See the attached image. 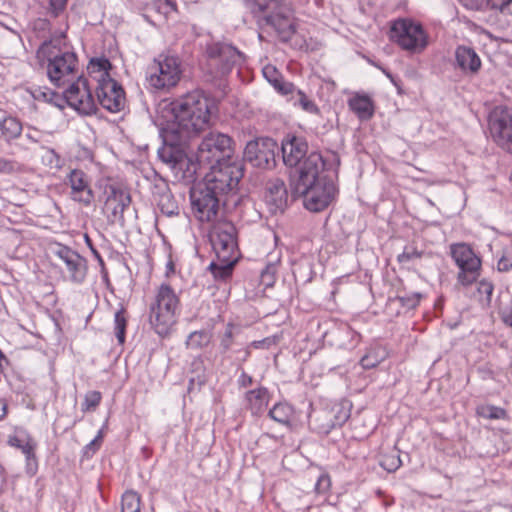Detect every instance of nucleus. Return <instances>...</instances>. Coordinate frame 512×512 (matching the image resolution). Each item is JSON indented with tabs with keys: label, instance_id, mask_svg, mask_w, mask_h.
I'll return each instance as SVG.
<instances>
[{
	"label": "nucleus",
	"instance_id": "9d476101",
	"mask_svg": "<svg viewBox=\"0 0 512 512\" xmlns=\"http://www.w3.org/2000/svg\"><path fill=\"white\" fill-rule=\"evenodd\" d=\"M450 254L460 271L457 280L463 286L476 282L480 276L481 259L466 243H456L450 246Z\"/></svg>",
	"mask_w": 512,
	"mask_h": 512
},
{
	"label": "nucleus",
	"instance_id": "dca6fc26",
	"mask_svg": "<svg viewBox=\"0 0 512 512\" xmlns=\"http://www.w3.org/2000/svg\"><path fill=\"white\" fill-rule=\"evenodd\" d=\"M210 65L218 66L216 76L229 73L232 67L242 59V53L230 44L212 43L207 47Z\"/></svg>",
	"mask_w": 512,
	"mask_h": 512
},
{
	"label": "nucleus",
	"instance_id": "de8ad7c7",
	"mask_svg": "<svg viewBox=\"0 0 512 512\" xmlns=\"http://www.w3.org/2000/svg\"><path fill=\"white\" fill-rule=\"evenodd\" d=\"M233 344V325L228 324L226 330L220 341V349L221 353H226L230 350Z\"/></svg>",
	"mask_w": 512,
	"mask_h": 512
},
{
	"label": "nucleus",
	"instance_id": "5fc2aeb1",
	"mask_svg": "<svg viewBox=\"0 0 512 512\" xmlns=\"http://www.w3.org/2000/svg\"><path fill=\"white\" fill-rule=\"evenodd\" d=\"M274 88L282 95H289L297 93L295 85L291 82H286L283 78L274 86Z\"/></svg>",
	"mask_w": 512,
	"mask_h": 512
},
{
	"label": "nucleus",
	"instance_id": "a211bd4d",
	"mask_svg": "<svg viewBox=\"0 0 512 512\" xmlns=\"http://www.w3.org/2000/svg\"><path fill=\"white\" fill-rule=\"evenodd\" d=\"M489 126L494 141L512 153V111L503 109L495 112L490 118Z\"/></svg>",
	"mask_w": 512,
	"mask_h": 512
},
{
	"label": "nucleus",
	"instance_id": "f257e3e1",
	"mask_svg": "<svg viewBox=\"0 0 512 512\" xmlns=\"http://www.w3.org/2000/svg\"><path fill=\"white\" fill-rule=\"evenodd\" d=\"M307 149L305 139L297 136H288L281 145L284 164L290 167L299 165L294 192L304 198V206L308 210L320 212L329 206L337 193L335 180L340 158L335 152H327L326 156L312 152L301 162Z\"/></svg>",
	"mask_w": 512,
	"mask_h": 512
},
{
	"label": "nucleus",
	"instance_id": "393cba45",
	"mask_svg": "<svg viewBox=\"0 0 512 512\" xmlns=\"http://www.w3.org/2000/svg\"><path fill=\"white\" fill-rule=\"evenodd\" d=\"M23 127L20 120L7 116L0 119V137L7 143L20 137Z\"/></svg>",
	"mask_w": 512,
	"mask_h": 512
},
{
	"label": "nucleus",
	"instance_id": "f3484780",
	"mask_svg": "<svg viewBox=\"0 0 512 512\" xmlns=\"http://www.w3.org/2000/svg\"><path fill=\"white\" fill-rule=\"evenodd\" d=\"M53 254L65 265L69 279L74 283H82L87 275V261L78 252L68 246L57 243Z\"/></svg>",
	"mask_w": 512,
	"mask_h": 512
},
{
	"label": "nucleus",
	"instance_id": "4c0bfd02",
	"mask_svg": "<svg viewBox=\"0 0 512 512\" xmlns=\"http://www.w3.org/2000/svg\"><path fill=\"white\" fill-rule=\"evenodd\" d=\"M102 395L99 391H89L85 394L84 401L81 404V410L83 412L95 410L100 404Z\"/></svg>",
	"mask_w": 512,
	"mask_h": 512
},
{
	"label": "nucleus",
	"instance_id": "e433bc0d",
	"mask_svg": "<svg viewBox=\"0 0 512 512\" xmlns=\"http://www.w3.org/2000/svg\"><path fill=\"white\" fill-rule=\"evenodd\" d=\"M44 154L42 156L43 163L48 166L50 169H61L63 165L62 158L56 151L52 148H43Z\"/></svg>",
	"mask_w": 512,
	"mask_h": 512
},
{
	"label": "nucleus",
	"instance_id": "0eeeda50",
	"mask_svg": "<svg viewBox=\"0 0 512 512\" xmlns=\"http://www.w3.org/2000/svg\"><path fill=\"white\" fill-rule=\"evenodd\" d=\"M179 298L168 284H162L150 305L149 321L155 332L160 336L169 334L176 323V314L179 309Z\"/></svg>",
	"mask_w": 512,
	"mask_h": 512
},
{
	"label": "nucleus",
	"instance_id": "864d4df0",
	"mask_svg": "<svg viewBox=\"0 0 512 512\" xmlns=\"http://www.w3.org/2000/svg\"><path fill=\"white\" fill-rule=\"evenodd\" d=\"M331 486V479L327 474H321L315 484V491L319 494L326 493Z\"/></svg>",
	"mask_w": 512,
	"mask_h": 512
},
{
	"label": "nucleus",
	"instance_id": "4d7b16f0",
	"mask_svg": "<svg viewBox=\"0 0 512 512\" xmlns=\"http://www.w3.org/2000/svg\"><path fill=\"white\" fill-rule=\"evenodd\" d=\"M360 364L364 369H372L379 364V360L371 353H368L361 358Z\"/></svg>",
	"mask_w": 512,
	"mask_h": 512
},
{
	"label": "nucleus",
	"instance_id": "4468645a",
	"mask_svg": "<svg viewBox=\"0 0 512 512\" xmlns=\"http://www.w3.org/2000/svg\"><path fill=\"white\" fill-rule=\"evenodd\" d=\"M64 97L68 105L82 114L90 115L97 111L88 79L78 76L65 90Z\"/></svg>",
	"mask_w": 512,
	"mask_h": 512
},
{
	"label": "nucleus",
	"instance_id": "ddd939ff",
	"mask_svg": "<svg viewBox=\"0 0 512 512\" xmlns=\"http://www.w3.org/2000/svg\"><path fill=\"white\" fill-rule=\"evenodd\" d=\"M211 243L218 260L238 259L237 229L232 223L218 225L211 236Z\"/></svg>",
	"mask_w": 512,
	"mask_h": 512
},
{
	"label": "nucleus",
	"instance_id": "58836bf2",
	"mask_svg": "<svg viewBox=\"0 0 512 512\" xmlns=\"http://www.w3.org/2000/svg\"><path fill=\"white\" fill-rule=\"evenodd\" d=\"M297 99L295 104H299L301 108L311 114H318L319 108L317 105L308 98V96L301 90H297Z\"/></svg>",
	"mask_w": 512,
	"mask_h": 512
},
{
	"label": "nucleus",
	"instance_id": "f704fd0d",
	"mask_svg": "<svg viewBox=\"0 0 512 512\" xmlns=\"http://www.w3.org/2000/svg\"><path fill=\"white\" fill-rule=\"evenodd\" d=\"M126 311L124 308L119 309L114 316V331L119 344L125 343V334L127 328Z\"/></svg>",
	"mask_w": 512,
	"mask_h": 512
},
{
	"label": "nucleus",
	"instance_id": "f8f14e48",
	"mask_svg": "<svg viewBox=\"0 0 512 512\" xmlns=\"http://www.w3.org/2000/svg\"><path fill=\"white\" fill-rule=\"evenodd\" d=\"M278 145L269 137L249 141L244 149V160L261 169H272L276 165Z\"/></svg>",
	"mask_w": 512,
	"mask_h": 512
},
{
	"label": "nucleus",
	"instance_id": "603ef678",
	"mask_svg": "<svg viewBox=\"0 0 512 512\" xmlns=\"http://www.w3.org/2000/svg\"><path fill=\"white\" fill-rule=\"evenodd\" d=\"M478 292L481 294V295H485L486 296V301L489 303L491 301V297H492V294H493V290H494V285L492 282L488 281V280H481L479 283H478V288H477Z\"/></svg>",
	"mask_w": 512,
	"mask_h": 512
},
{
	"label": "nucleus",
	"instance_id": "c03bdc74",
	"mask_svg": "<svg viewBox=\"0 0 512 512\" xmlns=\"http://www.w3.org/2000/svg\"><path fill=\"white\" fill-rule=\"evenodd\" d=\"M487 4L493 10L512 15V0H487Z\"/></svg>",
	"mask_w": 512,
	"mask_h": 512
},
{
	"label": "nucleus",
	"instance_id": "1a4fd4ad",
	"mask_svg": "<svg viewBox=\"0 0 512 512\" xmlns=\"http://www.w3.org/2000/svg\"><path fill=\"white\" fill-rule=\"evenodd\" d=\"M389 39L411 54L422 53L429 44V36L422 24L410 18H399L391 23Z\"/></svg>",
	"mask_w": 512,
	"mask_h": 512
},
{
	"label": "nucleus",
	"instance_id": "20e7f679",
	"mask_svg": "<svg viewBox=\"0 0 512 512\" xmlns=\"http://www.w3.org/2000/svg\"><path fill=\"white\" fill-rule=\"evenodd\" d=\"M160 135L163 144L158 149L159 159L171 169L176 180L185 183L193 182L197 164L186 154L185 148L189 140L167 127L161 128Z\"/></svg>",
	"mask_w": 512,
	"mask_h": 512
},
{
	"label": "nucleus",
	"instance_id": "0e129e2a",
	"mask_svg": "<svg viewBox=\"0 0 512 512\" xmlns=\"http://www.w3.org/2000/svg\"><path fill=\"white\" fill-rule=\"evenodd\" d=\"M251 355V347L248 345L244 350H243V357H242V361H246Z\"/></svg>",
	"mask_w": 512,
	"mask_h": 512
},
{
	"label": "nucleus",
	"instance_id": "a18cd8bd",
	"mask_svg": "<svg viewBox=\"0 0 512 512\" xmlns=\"http://www.w3.org/2000/svg\"><path fill=\"white\" fill-rule=\"evenodd\" d=\"M20 170L17 161L0 157V174H13Z\"/></svg>",
	"mask_w": 512,
	"mask_h": 512
},
{
	"label": "nucleus",
	"instance_id": "423d86ee",
	"mask_svg": "<svg viewBox=\"0 0 512 512\" xmlns=\"http://www.w3.org/2000/svg\"><path fill=\"white\" fill-rule=\"evenodd\" d=\"M233 139L224 133L210 132L198 146L196 159L199 165H209L210 171L214 168L226 166H238L244 173L241 163L232 162L234 153Z\"/></svg>",
	"mask_w": 512,
	"mask_h": 512
},
{
	"label": "nucleus",
	"instance_id": "49530a36",
	"mask_svg": "<svg viewBox=\"0 0 512 512\" xmlns=\"http://www.w3.org/2000/svg\"><path fill=\"white\" fill-rule=\"evenodd\" d=\"M18 447L21 448L23 454L26 456V459L28 461V471L31 472V474L33 475L35 473V469H33L32 466H36V463H30V461H35L34 445L27 442L23 445L18 444Z\"/></svg>",
	"mask_w": 512,
	"mask_h": 512
},
{
	"label": "nucleus",
	"instance_id": "e2e57ef3",
	"mask_svg": "<svg viewBox=\"0 0 512 512\" xmlns=\"http://www.w3.org/2000/svg\"><path fill=\"white\" fill-rule=\"evenodd\" d=\"M8 413V403L5 399H0V420L5 419Z\"/></svg>",
	"mask_w": 512,
	"mask_h": 512
},
{
	"label": "nucleus",
	"instance_id": "7c9ffc66",
	"mask_svg": "<svg viewBox=\"0 0 512 512\" xmlns=\"http://www.w3.org/2000/svg\"><path fill=\"white\" fill-rule=\"evenodd\" d=\"M286 3L283 0H253L251 11L253 14H272L277 12Z\"/></svg>",
	"mask_w": 512,
	"mask_h": 512
},
{
	"label": "nucleus",
	"instance_id": "39448f33",
	"mask_svg": "<svg viewBox=\"0 0 512 512\" xmlns=\"http://www.w3.org/2000/svg\"><path fill=\"white\" fill-rule=\"evenodd\" d=\"M36 58L46 68L51 83L57 87L64 86L76 77L78 68L77 55L63 50L56 42H43L36 52Z\"/></svg>",
	"mask_w": 512,
	"mask_h": 512
},
{
	"label": "nucleus",
	"instance_id": "37998d69",
	"mask_svg": "<svg viewBox=\"0 0 512 512\" xmlns=\"http://www.w3.org/2000/svg\"><path fill=\"white\" fill-rule=\"evenodd\" d=\"M422 295L420 293L414 292L405 296H398L397 300L400 304L407 309H413L418 306Z\"/></svg>",
	"mask_w": 512,
	"mask_h": 512
},
{
	"label": "nucleus",
	"instance_id": "79ce46f5",
	"mask_svg": "<svg viewBox=\"0 0 512 512\" xmlns=\"http://www.w3.org/2000/svg\"><path fill=\"white\" fill-rule=\"evenodd\" d=\"M208 341H209V338H208V335L206 332L195 331L189 335L187 344L190 347L200 348V347L206 345L208 343Z\"/></svg>",
	"mask_w": 512,
	"mask_h": 512
},
{
	"label": "nucleus",
	"instance_id": "6e6552de",
	"mask_svg": "<svg viewBox=\"0 0 512 512\" xmlns=\"http://www.w3.org/2000/svg\"><path fill=\"white\" fill-rule=\"evenodd\" d=\"M183 71L182 61L178 56L161 53L148 67L147 82L157 91H169L178 85Z\"/></svg>",
	"mask_w": 512,
	"mask_h": 512
},
{
	"label": "nucleus",
	"instance_id": "c756f323",
	"mask_svg": "<svg viewBox=\"0 0 512 512\" xmlns=\"http://www.w3.org/2000/svg\"><path fill=\"white\" fill-rule=\"evenodd\" d=\"M237 260H218L210 263L208 269L217 280H227L231 275Z\"/></svg>",
	"mask_w": 512,
	"mask_h": 512
},
{
	"label": "nucleus",
	"instance_id": "a878e982",
	"mask_svg": "<svg viewBox=\"0 0 512 512\" xmlns=\"http://www.w3.org/2000/svg\"><path fill=\"white\" fill-rule=\"evenodd\" d=\"M268 415L275 422L291 427L294 418V408L287 402H279L269 410Z\"/></svg>",
	"mask_w": 512,
	"mask_h": 512
},
{
	"label": "nucleus",
	"instance_id": "f03ea898",
	"mask_svg": "<svg viewBox=\"0 0 512 512\" xmlns=\"http://www.w3.org/2000/svg\"><path fill=\"white\" fill-rule=\"evenodd\" d=\"M242 177L238 166L216 167L209 171L202 182L190 189L193 215L200 222L216 220L223 197L237 187Z\"/></svg>",
	"mask_w": 512,
	"mask_h": 512
},
{
	"label": "nucleus",
	"instance_id": "bf43d9fd",
	"mask_svg": "<svg viewBox=\"0 0 512 512\" xmlns=\"http://www.w3.org/2000/svg\"><path fill=\"white\" fill-rule=\"evenodd\" d=\"M102 440H103V432H102V430H100L98 432L97 436L90 443H88L85 446V450L86 451L92 450L93 452H95L100 447Z\"/></svg>",
	"mask_w": 512,
	"mask_h": 512
},
{
	"label": "nucleus",
	"instance_id": "4be33fe9",
	"mask_svg": "<svg viewBox=\"0 0 512 512\" xmlns=\"http://www.w3.org/2000/svg\"><path fill=\"white\" fill-rule=\"evenodd\" d=\"M264 199L271 213L283 212L288 201V193L284 181L275 179L268 182Z\"/></svg>",
	"mask_w": 512,
	"mask_h": 512
},
{
	"label": "nucleus",
	"instance_id": "412c9836",
	"mask_svg": "<svg viewBox=\"0 0 512 512\" xmlns=\"http://www.w3.org/2000/svg\"><path fill=\"white\" fill-rule=\"evenodd\" d=\"M455 63L462 73L469 76L478 74L481 69L482 62L479 55L472 47L459 45L455 49Z\"/></svg>",
	"mask_w": 512,
	"mask_h": 512
},
{
	"label": "nucleus",
	"instance_id": "473e14b6",
	"mask_svg": "<svg viewBox=\"0 0 512 512\" xmlns=\"http://www.w3.org/2000/svg\"><path fill=\"white\" fill-rule=\"evenodd\" d=\"M476 414L479 417L491 419V420H499V419H507L508 414L507 411L498 406L484 404L480 405L476 408Z\"/></svg>",
	"mask_w": 512,
	"mask_h": 512
},
{
	"label": "nucleus",
	"instance_id": "c9c22d12",
	"mask_svg": "<svg viewBox=\"0 0 512 512\" xmlns=\"http://www.w3.org/2000/svg\"><path fill=\"white\" fill-rule=\"evenodd\" d=\"M31 93L34 99L51 103L55 106H60L59 102L62 101V97L55 91H52L50 88L36 87L32 90Z\"/></svg>",
	"mask_w": 512,
	"mask_h": 512
},
{
	"label": "nucleus",
	"instance_id": "a19ab883",
	"mask_svg": "<svg viewBox=\"0 0 512 512\" xmlns=\"http://www.w3.org/2000/svg\"><path fill=\"white\" fill-rule=\"evenodd\" d=\"M498 271L508 272L512 270V245L503 250L502 256L498 261Z\"/></svg>",
	"mask_w": 512,
	"mask_h": 512
},
{
	"label": "nucleus",
	"instance_id": "6ab92c4d",
	"mask_svg": "<svg viewBox=\"0 0 512 512\" xmlns=\"http://www.w3.org/2000/svg\"><path fill=\"white\" fill-rule=\"evenodd\" d=\"M70 187V197L84 206H90L94 200V192L90 185V177L81 169H72L66 177Z\"/></svg>",
	"mask_w": 512,
	"mask_h": 512
},
{
	"label": "nucleus",
	"instance_id": "13d9d810",
	"mask_svg": "<svg viewBox=\"0 0 512 512\" xmlns=\"http://www.w3.org/2000/svg\"><path fill=\"white\" fill-rule=\"evenodd\" d=\"M499 314L501 316L502 321L512 327V305L500 308Z\"/></svg>",
	"mask_w": 512,
	"mask_h": 512
},
{
	"label": "nucleus",
	"instance_id": "774afa93",
	"mask_svg": "<svg viewBox=\"0 0 512 512\" xmlns=\"http://www.w3.org/2000/svg\"><path fill=\"white\" fill-rule=\"evenodd\" d=\"M91 250H92L93 254H94L97 258L101 259L100 254H99V252H98L96 249H94V248L92 247V248H91Z\"/></svg>",
	"mask_w": 512,
	"mask_h": 512
},
{
	"label": "nucleus",
	"instance_id": "052dcab7",
	"mask_svg": "<svg viewBox=\"0 0 512 512\" xmlns=\"http://www.w3.org/2000/svg\"><path fill=\"white\" fill-rule=\"evenodd\" d=\"M270 344H271L270 338H265L262 340L253 341L249 344V346L254 349H264V348H268Z\"/></svg>",
	"mask_w": 512,
	"mask_h": 512
},
{
	"label": "nucleus",
	"instance_id": "ea45409f",
	"mask_svg": "<svg viewBox=\"0 0 512 512\" xmlns=\"http://www.w3.org/2000/svg\"><path fill=\"white\" fill-rule=\"evenodd\" d=\"M424 254V251L418 250L413 246H406L404 251L397 256V261L400 264H406L414 259H420Z\"/></svg>",
	"mask_w": 512,
	"mask_h": 512
},
{
	"label": "nucleus",
	"instance_id": "2eb2a0df",
	"mask_svg": "<svg viewBox=\"0 0 512 512\" xmlns=\"http://www.w3.org/2000/svg\"><path fill=\"white\" fill-rule=\"evenodd\" d=\"M96 96L99 104L112 113L120 112L126 105L125 91L113 78L100 80L96 87Z\"/></svg>",
	"mask_w": 512,
	"mask_h": 512
},
{
	"label": "nucleus",
	"instance_id": "cd10ccee",
	"mask_svg": "<svg viewBox=\"0 0 512 512\" xmlns=\"http://www.w3.org/2000/svg\"><path fill=\"white\" fill-rule=\"evenodd\" d=\"M157 206L161 213L168 217L177 216L180 213L178 203L169 189H165L158 194Z\"/></svg>",
	"mask_w": 512,
	"mask_h": 512
},
{
	"label": "nucleus",
	"instance_id": "338daca9",
	"mask_svg": "<svg viewBox=\"0 0 512 512\" xmlns=\"http://www.w3.org/2000/svg\"><path fill=\"white\" fill-rule=\"evenodd\" d=\"M26 137H27L28 139H30L31 141H33V142H37V141H38V140H37V139H36L32 134H30V133H27V134H26Z\"/></svg>",
	"mask_w": 512,
	"mask_h": 512
},
{
	"label": "nucleus",
	"instance_id": "7ed1b4c3",
	"mask_svg": "<svg viewBox=\"0 0 512 512\" xmlns=\"http://www.w3.org/2000/svg\"><path fill=\"white\" fill-rule=\"evenodd\" d=\"M213 109V101L202 91L194 90L165 106L163 112L172 117L166 127L190 140L210 127Z\"/></svg>",
	"mask_w": 512,
	"mask_h": 512
},
{
	"label": "nucleus",
	"instance_id": "5701e85b",
	"mask_svg": "<svg viewBox=\"0 0 512 512\" xmlns=\"http://www.w3.org/2000/svg\"><path fill=\"white\" fill-rule=\"evenodd\" d=\"M245 400L252 414H261L270 401V393L267 388L259 387L245 393Z\"/></svg>",
	"mask_w": 512,
	"mask_h": 512
},
{
	"label": "nucleus",
	"instance_id": "680f3d73",
	"mask_svg": "<svg viewBox=\"0 0 512 512\" xmlns=\"http://www.w3.org/2000/svg\"><path fill=\"white\" fill-rule=\"evenodd\" d=\"M239 384L242 387L251 386L253 384V378L245 372H242L239 378Z\"/></svg>",
	"mask_w": 512,
	"mask_h": 512
},
{
	"label": "nucleus",
	"instance_id": "69168bd1",
	"mask_svg": "<svg viewBox=\"0 0 512 512\" xmlns=\"http://www.w3.org/2000/svg\"><path fill=\"white\" fill-rule=\"evenodd\" d=\"M85 241H86L87 245H88L90 248H92V247H93V245H92V241H91V239L89 238V236H88L87 234L85 235Z\"/></svg>",
	"mask_w": 512,
	"mask_h": 512
},
{
	"label": "nucleus",
	"instance_id": "b1692460",
	"mask_svg": "<svg viewBox=\"0 0 512 512\" xmlns=\"http://www.w3.org/2000/svg\"><path fill=\"white\" fill-rule=\"evenodd\" d=\"M348 106L361 120H369L374 114L373 101L367 95L356 94L349 99Z\"/></svg>",
	"mask_w": 512,
	"mask_h": 512
},
{
	"label": "nucleus",
	"instance_id": "09e8293b",
	"mask_svg": "<svg viewBox=\"0 0 512 512\" xmlns=\"http://www.w3.org/2000/svg\"><path fill=\"white\" fill-rule=\"evenodd\" d=\"M262 72L265 79L272 84L273 87L282 79L279 71L272 65H266Z\"/></svg>",
	"mask_w": 512,
	"mask_h": 512
},
{
	"label": "nucleus",
	"instance_id": "3c124183",
	"mask_svg": "<svg viewBox=\"0 0 512 512\" xmlns=\"http://www.w3.org/2000/svg\"><path fill=\"white\" fill-rule=\"evenodd\" d=\"M276 272V268L273 264H269L265 267V269L261 272V282L265 286H271L274 282V275Z\"/></svg>",
	"mask_w": 512,
	"mask_h": 512
},
{
	"label": "nucleus",
	"instance_id": "aec40b11",
	"mask_svg": "<svg viewBox=\"0 0 512 512\" xmlns=\"http://www.w3.org/2000/svg\"><path fill=\"white\" fill-rule=\"evenodd\" d=\"M264 19L268 25L276 30L282 42L290 41L296 33L297 23L293 17L290 4L280 7L275 13L265 15Z\"/></svg>",
	"mask_w": 512,
	"mask_h": 512
},
{
	"label": "nucleus",
	"instance_id": "2f4dec72",
	"mask_svg": "<svg viewBox=\"0 0 512 512\" xmlns=\"http://www.w3.org/2000/svg\"><path fill=\"white\" fill-rule=\"evenodd\" d=\"M348 403V401H341L328 408L333 415L332 421L335 427H341L350 418V406Z\"/></svg>",
	"mask_w": 512,
	"mask_h": 512
},
{
	"label": "nucleus",
	"instance_id": "9b49d317",
	"mask_svg": "<svg viewBox=\"0 0 512 512\" xmlns=\"http://www.w3.org/2000/svg\"><path fill=\"white\" fill-rule=\"evenodd\" d=\"M103 212L111 224L124 222V211L131 203V196L127 189L112 183L103 187Z\"/></svg>",
	"mask_w": 512,
	"mask_h": 512
},
{
	"label": "nucleus",
	"instance_id": "c85d7f7f",
	"mask_svg": "<svg viewBox=\"0 0 512 512\" xmlns=\"http://www.w3.org/2000/svg\"><path fill=\"white\" fill-rule=\"evenodd\" d=\"M332 417L333 415L328 408H325L310 416V423L318 433L328 434L332 429L336 428Z\"/></svg>",
	"mask_w": 512,
	"mask_h": 512
},
{
	"label": "nucleus",
	"instance_id": "bb28decb",
	"mask_svg": "<svg viewBox=\"0 0 512 512\" xmlns=\"http://www.w3.org/2000/svg\"><path fill=\"white\" fill-rule=\"evenodd\" d=\"M111 67L110 61L103 57L91 59L87 69L89 75L99 84L101 79L111 78L109 74Z\"/></svg>",
	"mask_w": 512,
	"mask_h": 512
},
{
	"label": "nucleus",
	"instance_id": "72a5a7b5",
	"mask_svg": "<svg viewBox=\"0 0 512 512\" xmlns=\"http://www.w3.org/2000/svg\"><path fill=\"white\" fill-rule=\"evenodd\" d=\"M140 508L141 498L137 492L128 490L122 495L121 512H140Z\"/></svg>",
	"mask_w": 512,
	"mask_h": 512
},
{
	"label": "nucleus",
	"instance_id": "8fccbe9b",
	"mask_svg": "<svg viewBox=\"0 0 512 512\" xmlns=\"http://www.w3.org/2000/svg\"><path fill=\"white\" fill-rule=\"evenodd\" d=\"M380 464L388 472H394L401 466L402 463L399 456H387Z\"/></svg>",
	"mask_w": 512,
	"mask_h": 512
},
{
	"label": "nucleus",
	"instance_id": "6e6d98bb",
	"mask_svg": "<svg viewBox=\"0 0 512 512\" xmlns=\"http://www.w3.org/2000/svg\"><path fill=\"white\" fill-rule=\"evenodd\" d=\"M50 13L57 17L61 12L64 11L67 5V0H48Z\"/></svg>",
	"mask_w": 512,
	"mask_h": 512
}]
</instances>
